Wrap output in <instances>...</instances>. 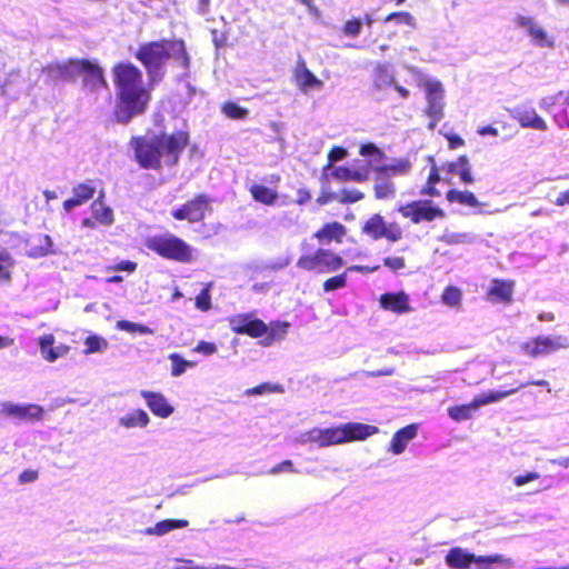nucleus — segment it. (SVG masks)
Segmentation results:
<instances>
[{
	"label": "nucleus",
	"instance_id": "obj_1",
	"mask_svg": "<svg viewBox=\"0 0 569 569\" xmlns=\"http://www.w3.org/2000/svg\"><path fill=\"white\" fill-rule=\"evenodd\" d=\"M133 57L142 64L148 77L132 62L120 61L111 69L116 88L113 118L120 124H128L134 117L144 114L151 102V87L164 78V67L173 60L183 70L190 67V56L182 39H159L142 42Z\"/></svg>",
	"mask_w": 569,
	"mask_h": 569
},
{
	"label": "nucleus",
	"instance_id": "obj_2",
	"mask_svg": "<svg viewBox=\"0 0 569 569\" xmlns=\"http://www.w3.org/2000/svg\"><path fill=\"white\" fill-rule=\"evenodd\" d=\"M189 141L188 131L176 130L171 133L160 132L150 138L133 136L129 144L140 168L159 171L163 166H177Z\"/></svg>",
	"mask_w": 569,
	"mask_h": 569
},
{
	"label": "nucleus",
	"instance_id": "obj_3",
	"mask_svg": "<svg viewBox=\"0 0 569 569\" xmlns=\"http://www.w3.org/2000/svg\"><path fill=\"white\" fill-rule=\"evenodd\" d=\"M146 247L163 259L180 263L193 261V249L183 239L172 233L149 237Z\"/></svg>",
	"mask_w": 569,
	"mask_h": 569
},
{
	"label": "nucleus",
	"instance_id": "obj_4",
	"mask_svg": "<svg viewBox=\"0 0 569 569\" xmlns=\"http://www.w3.org/2000/svg\"><path fill=\"white\" fill-rule=\"evenodd\" d=\"M296 266L308 272L332 273L341 269L345 261L339 253L330 249L318 248L312 253L301 254Z\"/></svg>",
	"mask_w": 569,
	"mask_h": 569
},
{
	"label": "nucleus",
	"instance_id": "obj_5",
	"mask_svg": "<svg viewBox=\"0 0 569 569\" xmlns=\"http://www.w3.org/2000/svg\"><path fill=\"white\" fill-rule=\"evenodd\" d=\"M398 211L413 224L441 220L446 217L445 210L435 204L430 199L408 202L400 206Z\"/></svg>",
	"mask_w": 569,
	"mask_h": 569
},
{
	"label": "nucleus",
	"instance_id": "obj_6",
	"mask_svg": "<svg viewBox=\"0 0 569 569\" xmlns=\"http://www.w3.org/2000/svg\"><path fill=\"white\" fill-rule=\"evenodd\" d=\"M361 231L372 240L386 239L389 242H397L403 237L401 227L397 222H387L380 213L371 214Z\"/></svg>",
	"mask_w": 569,
	"mask_h": 569
},
{
	"label": "nucleus",
	"instance_id": "obj_7",
	"mask_svg": "<svg viewBox=\"0 0 569 569\" xmlns=\"http://www.w3.org/2000/svg\"><path fill=\"white\" fill-rule=\"evenodd\" d=\"M211 198L206 193H198L179 208L171 211L173 219L198 223L204 220L208 212H211Z\"/></svg>",
	"mask_w": 569,
	"mask_h": 569
},
{
	"label": "nucleus",
	"instance_id": "obj_8",
	"mask_svg": "<svg viewBox=\"0 0 569 569\" xmlns=\"http://www.w3.org/2000/svg\"><path fill=\"white\" fill-rule=\"evenodd\" d=\"M567 348H569V339L563 336H537L520 346L521 351L530 358L547 356Z\"/></svg>",
	"mask_w": 569,
	"mask_h": 569
},
{
	"label": "nucleus",
	"instance_id": "obj_9",
	"mask_svg": "<svg viewBox=\"0 0 569 569\" xmlns=\"http://www.w3.org/2000/svg\"><path fill=\"white\" fill-rule=\"evenodd\" d=\"M82 78L84 89L96 92L108 88L104 70L97 62L84 58H78L76 78Z\"/></svg>",
	"mask_w": 569,
	"mask_h": 569
},
{
	"label": "nucleus",
	"instance_id": "obj_10",
	"mask_svg": "<svg viewBox=\"0 0 569 569\" xmlns=\"http://www.w3.org/2000/svg\"><path fill=\"white\" fill-rule=\"evenodd\" d=\"M230 330L236 335L250 338H262L268 331V325L254 316V312L238 313L229 319Z\"/></svg>",
	"mask_w": 569,
	"mask_h": 569
},
{
	"label": "nucleus",
	"instance_id": "obj_11",
	"mask_svg": "<svg viewBox=\"0 0 569 569\" xmlns=\"http://www.w3.org/2000/svg\"><path fill=\"white\" fill-rule=\"evenodd\" d=\"M78 58H70L64 61H52L41 69L47 83L59 81H73L76 79Z\"/></svg>",
	"mask_w": 569,
	"mask_h": 569
},
{
	"label": "nucleus",
	"instance_id": "obj_12",
	"mask_svg": "<svg viewBox=\"0 0 569 569\" xmlns=\"http://www.w3.org/2000/svg\"><path fill=\"white\" fill-rule=\"evenodd\" d=\"M0 415L18 421H41L44 409L36 403L19 405L7 401L0 403Z\"/></svg>",
	"mask_w": 569,
	"mask_h": 569
},
{
	"label": "nucleus",
	"instance_id": "obj_13",
	"mask_svg": "<svg viewBox=\"0 0 569 569\" xmlns=\"http://www.w3.org/2000/svg\"><path fill=\"white\" fill-rule=\"evenodd\" d=\"M379 302L383 310L397 315L407 313L412 310L409 296L405 291L382 293L379 298Z\"/></svg>",
	"mask_w": 569,
	"mask_h": 569
},
{
	"label": "nucleus",
	"instance_id": "obj_14",
	"mask_svg": "<svg viewBox=\"0 0 569 569\" xmlns=\"http://www.w3.org/2000/svg\"><path fill=\"white\" fill-rule=\"evenodd\" d=\"M513 280L493 279L487 291V298L493 303L509 305L512 301Z\"/></svg>",
	"mask_w": 569,
	"mask_h": 569
},
{
	"label": "nucleus",
	"instance_id": "obj_15",
	"mask_svg": "<svg viewBox=\"0 0 569 569\" xmlns=\"http://www.w3.org/2000/svg\"><path fill=\"white\" fill-rule=\"evenodd\" d=\"M54 342L56 338L52 333L43 335L38 340L40 353L48 362H53L59 358L66 357L70 351L68 345L60 343L54 347Z\"/></svg>",
	"mask_w": 569,
	"mask_h": 569
},
{
	"label": "nucleus",
	"instance_id": "obj_16",
	"mask_svg": "<svg viewBox=\"0 0 569 569\" xmlns=\"http://www.w3.org/2000/svg\"><path fill=\"white\" fill-rule=\"evenodd\" d=\"M140 396L144 399L148 408L156 417L168 418L173 413L174 408L162 393L142 390Z\"/></svg>",
	"mask_w": 569,
	"mask_h": 569
},
{
	"label": "nucleus",
	"instance_id": "obj_17",
	"mask_svg": "<svg viewBox=\"0 0 569 569\" xmlns=\"http://www.w3.org/2000/svg\"><path fill=\"white\" fill-rule=\"evenodd\" d=\"M309 440L317 443L319 447H329L345 443L342 427L337 426L326 429L315 428L309 431Z\"/></svg>",
	"mask_w": 569,
	"mask_h": 569
},
{
	"label": "nucleus",
	"instance_id": "obj_18",
	"mask_svg": "<svg viewBox=\"0 0 569 569\" xmlns=\"http://www.w3.org/2000/svg\"><path fill=\"white\" fill-rule=\"evenodd\" d=\"M442 169L451 176H458L463 184H472L475 182L471 173L472 167L466 154L459 156L453 161L445 162Z\"/></svg>",
	"mask_w": 569,
	"mask_h": 569
},
{
	"label": "nucleus",
	"instance_id": "obj_19",
	"mask_svg": "<svg viewBox=\"0 0 569 569\" xmlns=\"http://www.w3.org/2000/svg\"><path fill=\"white\" fill-rule=\"evenodd\" d=\"M347 234V228L345 224L338 221L327 222L321 226L315 233L316 238L321 243H341L342 239Z\"/></svg>",
	"mask_w": 569,
	"mask_h": 569
},
{
	"label": "nucleus",
	"instance_id": "obj_20",
	"mask_svg": "<svg viewBox=\"0 0 569 569\" xmlns=\"http://www.w3.org/2000/svg\"><path fill=\"white\" fill-rule=\"evenodd\" d=\"M341 427L345 443L365 440L379 431L378 427L362 422H348L341 425Z\"/></svg>",
	"mask_w": 569,
	"mask_h": 569
},
{
	"label": "nucleus",
	"instance_id": "obj_21",
	"mask_svg": "<svg viewBox=\"0 0 569 569\" xmlns=\"http://www.w3.org/2000/svg\"><path fill=\"white\" fill-rule=\"evenodd\" d=\"M417 432L418 426L415 423L400 428L393 433L389 450L393 455L402 453L406 450L408 442L417 436Z\"/></svg>",
	"mask_w": 569,
	"mask_h": 569
},
{
	"label": "nucleus",
	"instance_id": "obj_22",
	"mask_svg": "<svg viewBox=\"0 0 569 569\" xmlns=\"http://www.w3.org/2000/svg\"><path fill=\"white\" fill-rule=\"evenodd\" d=\"M293 81L301 89L321 88L322 81L318 79L306 66L303 60L298 61L293 71Z\"/></svg>",
	"mask_w": 569,
	"mask_h": 569
},
{
	"label": "nucleus",
	"instance_id": "obj_23",
	"mask_svg": "<svg viewBox=\"0 0 569 569\" xmlns=\"http://www.w3.org/2000/svg\"><path fill=\"white\" fill-rule=\"evenodd\" d=\"M94 192L96 188L92 183H79L72 189V197L64 200L62 207L66 211H70L74 207L89 201L93 197Z\"/></svg>",
	"mask_w": 569,
	"mask_h": 569
},
{
	"label": "nucleus",
	"instance_id": "obj_24",
	"mask_svg": "<svg viewBox=\"0 0 569 569\" xmlns=\"http://www.w3.org/2000/svg\"><path fill=\"white\" fill-rule=\"evenodd\" d=\"M445 561L451 569H471L472 552L461 547H453L446 553Z\"/></svg>",
	"mask_w": 569,
	"mask_h": 569
},
{
	"label": "nucleus",
	"instance_id": "obj_25",
	"mask_svg": "<svg viewBox=\"0 0 569 569\" xmlns=\"http://www.w3.org/2000/svg\"><path fill=\"white\" fill-rule=\"evenodd\" d=\"M411 170V162L407 158L397 159L392 163L381 164L375 168V171L378 174H381L386 178H390L393 176H406Z\"/></svg>",
	"mask_w": 569,
	"mask_h": 569
},
{
	"label": "nucleus",
	"instance_id": "obj_26",
	"mask_svg": "<svg viewBox=\"0 0 569 569\" xmlns=\"http://www.w3.org/2000/svg\"><path fill=\"white\" fill-rule=\"evenodd\" d=\"M249 192L254 201L264 206H272L278 199V192L276 189L261 183H253L250 186Z\"/></svg>",
	"mask_w": 569,
	"mask_h": 569
},
{
	"label": "nucleus",
	"instance_id": "obj_27",
	"mask_svg": "<svg viewBox=\"0 0 569 569\" xmlns=\"http://www.w3.org/2000/svg\"><path fill=\"white\" fill-rule=\"evenodd\" d=\"M189 526V521L186 519H164L157 522L153 527L146 529L147 535L151 536H163L174 529H181Z\"/></svg>",
	"mask_w": 569,
	"mask_h": 569
},
{
	"label": "nucleus",
	"instance_id": "obj_28",
	"mask_svg": "<svg viewBox=\"0 0 569 569\" xmlns=\"http://www.w3.org/2000/svg\"><path fill=\"white\" fill-rule=\"evenodd\" d=\"M516 119L522 128H530L540 131H545L547 129V123L533 109L518 112Z\"/></svg>",
	"mask_w": 569,
	"mask_h": 569
},
{
	"label": "nucleus",
	"instance_id": "obj_29",
	"mask_svg": "<svg viewBox=\"0 0 569 569\" xmlns=\"http://www.w3.org/2000/svg\"><path fill=\"white\" fill-rule=\"evenodd\" d=\"M373 192L378 200L392 199L396 194V186L390 181V178L377 173Z\"/></svg>",
	"mask_w": 569,
	"mask_h": 569
},
{
	"label": "nucleus",
	"instance_id": "obj_30",
	"mask_svg": "<svg viewBox=\"0 0 569 569\" xmlns=\"http://www.w3.org/2000/svg\"><path fill=\"white\" fill-rule=\"evenodd\" d=\"M446 198L449 202H457L462 206L477 208L480 206V201L473 192L469 190H457L450 189L446 193Z\"/></svg>",
	"mask_w": 569,
	"mask_h": 569
},
{
	"label": "nucleus",
	"instance_id": "obj_31",
	"mask_svg": "<svg viewBox=\"0 0 569 569\" xmlns=\"http://www.w3.org/2000/svg\"><path fill=\"white\" fill-rule=\"evenodd\" d=\"M289 328V323L286 321H272L268 326L267 333L262 337V345L270 346L274 341L281 340L284 338Z\"/></svg>",
	"mask_w": 569,
	"mask_h": 569
},
{
	"label": "nucleus",
	"instance_id": "obj_32",
	"mask_svg": "<svg viewBox=\"0 0 569 569\" xmlns=\"http://www.w3.org/2000/svg\"><path fill=\"white\" fill-rule=\"evenodd\" d=\"M429 160L432 162L431 169L429 171V174L427 177L426 184L420 190V194L422 196H429V197H438L440 193L438 189L436 188V184L440 181V172L439 168L435 163V160L432 157L429 158Z\"/></svg>",
	"mask_w": 569,
	"mask_h": 569
},
{
	"label": "nucleus",
	"instance_id": "obj_33",
	"mask_svg": "<svg viewBox=\"0 0 569 569\" xmlns=\"http://www.w3.org/2000/svg\"><path fill=\"white\" fill-rule=\"evenodd\" d=\"M479 408L475 399L465 405L452 406L448 408V416L455 421H465L472 417L473 412Z\"/></svg>",
	"mask_w": 569,
	"mask_h": 569
},
{
	"label": "nucleus",
	"instance_id": "obj_34",
	"mask_svg": "<svg viewBox=\"0 0 569 569\" xmlns=\"http://www.w3.org/2000/svg\"><path fill=\"white\" fill-rule=\"evenodd\" d=\"M84 349L83 353L86 356L97 352H103L108 349L109 342L106 338L99 336V335H89L83 340Z\"/></svg>",
	"mask_w": 569,
	"mask_h": 569
},
{
	"label": "nucleus",
	"instance_id": "obj_35",
	"mask_svg": "<svg viewBox=\"0 0 569 569\" xmlns=\"http://www.w3.org/2000/svg\"><path fill=\"white\" fill-rule=\"evenodd\" d=\"M149 421V416L142 409H137L132 412H129L120 419L121 426L126 428L146 427Z\"/></svg>",
	"mask_w": 569,
	"mask_h": 569
},
{
	"label": "nucleus",
	"instance_id": "obj_36",
	"mask_svg": "<svg viewBox=\"0 0 569 569\" xmlns=\"http://www.w3.org/2000/svg\"><path fill=\"white\" fill-rule=\"evenodd\" d=\"M510 563L502 555L476 556L472 553V565L477 569H491L495 565Z\"/></svg>",
	"mask_w": 569,
	"mask_h": 569
},
{
	"label": "nucleus",
	"instance_id": "obj_37",
	"mask_svg": "<svg viewBox=\"0 0 569 569\" xmlns=\"http://www.w3.org/2000/svg\"><path fill=\"white\" fill-rule=\"evenodd\" d=\"M517 390H518V388H512V389H509L506 391H488L486 393H481V395L477 396L473 399H475L478 408H480L482 406L500 401L501 399L515 393Z\"/></svg>",
	"mask_w": 569,
	"mask_h": 569
},
{
	"label": "nucleus",
	"instance_id": "obj_38",
	"mask_svg": "<svg viewBox=\"0 0 569 569\" xmlns=\"http://www.w3.org/2000/svg\"><path fill=\"white\" fill-rule=\"evenodd\" d=\"M443 98L427 99L428 104L426 108L427 116L432 120L431 128H433L443 117Z\"/></svg>",
	"mask_w": 569,
	"mask_h": 569
},
{
	"label": "nucleus",
	"instance_id": "obj_39",
	"mask_svg": "<svg viewBox=\"0 0 569 569\" xmlns=\"http://www.w3.org/2000/svg\"><path fill=\"white\" fill-rule=\"evenodd\" d=\"M222 113L232 120H244L249 116V110L233 101H227L221 106Z\"/></svg>",
	"mask_w": 569,
	"mask_h": 569
},
{
	"label": "nucleus",
	"instance_id": "obj_40",
	"mask_svg": "<svg viewBox=\"0 0 569 569\" xmlns=\"http://www.w3.org/2000/svg\"><path fill=\"white\" fill-rule=\"evenodd\" d=\"M462 291L456 286H448L441 293V301L449 307H459L461 303Z\"/></svg>",
	"mask_w": 569,
	"mask_h": 569
},
{
	"label": "nucleus",
	"instance_id": "obj_41",
	"mask_svg": "<svg viewBox=\"0 0 569 569\" xmlns=\"http://www.w3.org/2000/svg\"><path fill=\"white\" fill-rule=\"evenodd\" d=\"M117 329L127 331L130 333H140V335H152L153 330L144 325L131 322L128 320H119L116 325Z\"/></svg>",
	"mask_w": 569,
	"mask_h": 569
},
{
	"label": "nucleus",
	"instance_id": "obj_42",
	"mask_svg": "<svg viewBox=\"0 0 569 569\" xmlns=\"http://www.w3.org/2000/svg\"><path fill=\"white\" fill-rule=\"evenodd\" d=\"M14 260L7 250H0V280L9 281L11 279V268Z\"/></svg>",
	"mask_w": 569,
	"mask_h": 569
},
{
	"label": "nucleus",
	"instance_id": "obj_43",
	"mask_svg": "<svg viewBox=\"0 0 569 569\" xmlns=\"http://www.w3.org/2000/svg\"><path fill=\"white\" fill-rule=\"evenodd\" d=\"M169 359L172 362L171 375L173 377L181 376L187 370V368L194 366V362L184 360L179 353H171Z\"/></svg>",
	"mask_w": 569,
	"mask_h": 569
},
{
	"label": "nucleus",
	"instance_id": "obj_44",
	"mask_svg": "<svg viewBox=\"0 0 569 569\" xmlns=\"http://www.w3.org/2000/svg\"><path fill=\"white\" fill-rule=\"evenodd\" d=\"M93 217L97 221L103 224H111L113 221V213L109 207L98 203L97 201L92 204Z\"/></svg>",
	"mask_w": 569,
	"mask_h": 569
},
{
	"label": "nucleus",
	"instance_id": "obj_45",
	"mask_svg": "<svg viewBox=\"0 0 569 569\" xmlns=\"http://www.w3.org/2000/svg\"><path fill=\"white\" fill-rule=\"evenodd\" d=\"M385 23L395 21L397 24H406L409 27L416 26L415 17L408 11H398L387 14L383 20Z\"/></svg>",
	"mask_w": 569,
	"mask_h": 569
},
{
	"label": "nucleus",
	"instance_id": "obj_46",
	"mask_svg": "<svg viewBox=\"0 0 569 569\" xmlns=\"http://www.w3.org/2000/svg\"><path fill=\"white\" fill-rule=\"evenodd\" d=\"M359 153L371 158L370 162H380L386 158L385 152L372 142L361 144Z\"/></svg>",
	"mask_w": 569,
	"mask_h": 569
},
{
	"label": "nucleus",
	"instance_id": "obj_47",
	"mask_svg": "<svg viewBox=\"0 0 569 569\" xmlns=\"http://www.w3.org/2000/svg\"><path fill=\"white\" fill-rule=\"evenodd\" d=\"M339 203L351 204L356 203L365 198V193L358 189H342L338 193Z\"/></svg>",
	"mask_w": 569,
	"mask_h": 569
},
{
	"label": "nucleus",
	"instance_id": "obj_48",
	"mask_svg": "<svg viewBox=\"0 0 569 569\" xmlns=\"http://www.w3.org/2000/svg\"><path fill=\"white\" fill-rule=\"evenodd\" d=\"M347 284V271L342 273L336 274L333 277L328 278L322 283V289L326 292H330L340 288L346 287Z\"/></svg>",
	"mask_w": 569,
	"mask_h": 569
},
{
	"label": "nucleus",
	"instance_id": "obj_49",
	"mask_svg": "<svg viewBox=\"0 0 569 569\" xmlns=\"http://www.w3.org/2000/svg\"><path fill=\"white\" fill-rule=\"evenodd\" d=\"M211 284L207 283L199 295L196 297V307L201 311H208L211 308V296H210Z\"/></svg>",
	"mask_w": 569,
	"mask_h": 569
},
{
	"label": "nucleus",
	"instance_id": "obj_50",
	"mask_svg": "<svg viewBox=\"0 0 569 569\" xmlns=\"http://www.w3.org/2000/svg\"><path fill=\"white\" fill-rule=\"evenodd\" d=\"M361 28H362L361 20L358 18H353L351 20L346 21L345 24L342 26L341 30H342L343 34H346L348 37H357L360 33Z\"/></svg>",
	"mask_w": 569,
	"mask_h": 569
},
{
	"label": "nucleus",
	"instance_id": "obj_51",
	"mask_svg": "<svg viewBox=\"0 0 569 569\" xmlns=\"http://www.w3.org/2000/svg\"><path fill=\"white\" fill-rule=\"evenodd\" d=\"M528 34L539 46H548V47L552 46V42H550L547 38L546 31L537 24L528 32Z\"/></svg>",
	"mask_w": 569,
	"mask_h": 569
},
{
	"label": "nucleus",
	"instance_id": "obj_52",
	"mask_svg": "<svg viewBox=\"0 0 569 569\" xmlns=\"http://www.w3.org/2000/svg\"><path fill=\"white\" fill-rule=\"evenodd\" d=\"M427 99L443 98L442 86L439 81H427L425 83Z\"/></svg>",
	"mask_w": 569,
	"mask_h": 569
},
{
	"label": "nucleus",
	"instance_id": "obj_53",
	"mask_svg": "<svg viewBox=\"0 0 569 569\" xmlns=\"http://www.w3.org/2000/svg\"><path fill=\"white\" fill-rule=\"evenodd\" d=\"M280 391H282V388L279 385L272 386V385L264 382V383L258 385L251 389H248L246 391V393L249 396H252V395H262L263 392H280Z\"/></svg>",
	"mask_w": 569,
	"mask_h": 569
},
{
	"label": "nucleus",
	"instance_id": "obj_54",
	"mask_svg": "<svg viewBox=\"0 0 569 569\" xmlns=\"http://www.w3.org/2000/svg\"><path fill=\"white\" fill-rule=\"evenodd\" d=\"M371 171V162L369 161L366 167L361 169H351V181L366 182L369 180Z\"/></svg>",
	"mask_w": 569,
	"mask_h": 569
},
{
	"label": "nucleus",
	"instance_id": "obj_55",
	"mask_svg": "<svg viewBox=\"0 0 569 569\" xmlns=\"http://www.w3.org/2000/svg\"><path fill=\"white\" fill-rule=\"evenodd\" d=\"M347 156L348 151L343 147H332L328 152V166H331L333 162L343 160Z\"/></svg>",
	"mask_w": 569,
	"mask_h": 569
},
{
	"label": "nucleus",
	"instance_id": "obj_56",
	"mask_svg": "<svg viewBox=\"0 0 569 569\" xmlns=\"http://www.w3.org/2000/svg\"><path fill=\"white\" fill-rule=\"evenodd\" d=\"M383 266L388 267L392 271L401 270L406 267L403 257H386L382 260Z\"/></svg>",
	"mask_w": 569,
	"mask_h": 569
},
{
	"label": "nucleus",
	"instance_id": "obj_57",
	"mask_svg": "<svg viewBox=\"0 0 569 569\" xmlns=\"http://www.w3.org/2000/svg\"><path fill=\"white\" fill-rule=\"evenodd\" d=\"M392 77L387 72L385 68H378L375 74V83L378 88L382 86L391 84Z\"/></svg>",
	"mask_w": 569,
	"mask_h": 569
},
{
	"label": "nucleus",
	"instance_id": "obj_58",
	"mask_svg": "<svg viewBox=\"0 0 569 569\" xmlns=\"http://www.w3.org/2000/svg\"><path fill=\"white\" fill-rule=\"evenodd\" d=\"M332 177L338 181H351V169L346 166H340L333 169Z\"/></svg>",
	"mask_w": 569,
	"mask_h": 569
},
{
	"label": "nucleus",
	"instance_id": "obj_59",
	"mask_svg": "<svg viewBox=\"0 0 569 569\" xmlns=\"http://www.w3.org/2000/svg\"><path fill=\"white\" fill-rule=\"evenodd\" d=\"M539 478H540V475L538 472L529 471V472H526L525 475H519V476L515 477L513 483L517 487H521V486H523L530 481H535Z\"/></svg>",
	"mask_w": 569,
	"mask_h": 569
},
{
	"label": "nucleus",
	"instance_id": "obj_60",
	"mask_svg": "<svg viewBox=\"0 0 569 569\" xmlns=\"http://www.w3.org/2000/svg\"><path fill=\"white\" fill-rule=\"evenodd\" d=\"M109 271H127V272H133L137 269V263L130 260H123L118 262L117 264L110 266L107 268Z\"/></svg>",
	"mask_w": 569,
	"mask_h": 569
},
{
	"label": "nucleus",
	"instance_id": "obj_61",
	"mask_svg": "<svg viewBox=\"0 0 569 569\" xmlns=\"http://www.w3.org/2000/svg\"><path fill=\"white\" fill-rule=\"evenodd\" d=\"M332 201H338L339 202V197H338V193H335V192H331V191H326V190H322L319 196L317 197L316 199V202L319 204V206H325V204H328Z\"/></svg>",
	"mask_w": 569,
	"mask_h": 569
},
{
	"label": "nucleus",
	"instance_id": "obj_62",
	"mask_svg": "<svg viewBox=\"0 0 569 569\" xmlns=\"http://www.w3.org/2000/svg\"><path fill=\"white\" fill-rule=\"evenodd\" d=\"M293 463L291 460H283L280 463L276 465L269 470V473L277 475L280 472H293Z\"/></svg>",
	"mask_w": 569,
	"mask_h": 569
},
{
	"label": "nucleus",
	"instance_id": "obj_63",
	"mask_svg": "<svg viewBox=\"0 0 569 569\" xmlns=\"http://www.w3.org/2000/svg\"><path fill=\"white\" fill-rule=\"evenodd\" d=\"M194 350L206 356H210L217 351V346L212 342L200 341L196 346Z\"/></svg>",
	"mask_w": 569,
	"mask_h": 569
},
{
	"label": "nucleus",
	"instance_id": "obj_64",
	"mask_svg": "<svg viewBox=\"0 0 569 569\" xmlns=\"http://www.w3.org/2000/svg\"><path fill=\"white\" fill-rule=\"evenodd\" d=\"M37 478H38V471L37 470H31V469L23 470L19 475V481L21 483L33 482L34 480H37Z\"/></svg>",
	"mask_w": 569,
	"mask_h": 569
}]
</instances>
